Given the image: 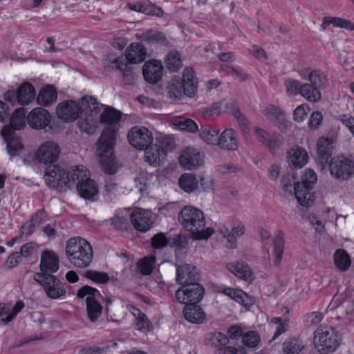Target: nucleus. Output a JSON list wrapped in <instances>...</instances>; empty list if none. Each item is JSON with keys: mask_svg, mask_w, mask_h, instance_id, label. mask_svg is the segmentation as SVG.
I'll list each match as a JSON object with an SVG mask.
<instances>
[{"mask_svg": "<svg viewBox=\"0 0 354 354\" xmlns=\"http://www.w3.org/2000/svg\"><path fill=\"white\" fill-rule=\"evenodd\" d=\"M285 86L288 95L295 96L299 93L300 94L301 84H300L299 81L288 79L285 81Z\"/></svg>", "mask_w": 354, "mask_h": 354, "instance_id": "55", "label": "nucleus"}, {"mask_svg": "<svg viewBox=\"0 0 354 354\" xmlns=\"http://www.w3.org/2000/svg\"><path fill=\"white\" fill-rule=\"evenodd\" d=\"M166 90L170 99L180 100L184 95L183 85L180 79H172L168 82Z\"/></svg>", "mask_w": 354, "mask_h": 354, "instance_id": "40", "label": "nucleus"}, {"mask_svg": "<svg viewBox=\"0 0 354 354\" xmlns=\"http://www.w3.org/2000/svg\"><path fill=\"white\" fill-rule=\"evenodd\" d=\"M158 146L165 153L171 151L175 147L174 139L169 136H160L158 139Z\"/></svg>", "mask_w": 354, "mask_h": 354, "instance_id": "53", "label": "nucleus"}, {"mask_svg": "<svg viewBox=\"0 0 354 354\" xmlns=\"http://www.w3.org/2000/svg\"><path fill=\"white\" fill-rule=\"evenodd\" d=\"M187 243L188 239L182 234H175L169 239V245L178 248H186Z\"/></svg>", "mask_w": 354, "mask_h": 354, "instance_id": "56", "label": "nucleus"}, {"mask_svg": "<svg viewBox=\"0 0 354 354\" xmlns=\"http://www.w3.org/2000/svg\"><path fill=\"white\" fill-rule=\"evenodd\" d=\"M26 109L24 108H19L15 111L13 114L10 118V127H8L11 131L20 130L25 126L26 122Z\"/></svg>", "mask_w": 354, "mask_h": 354, "instance_id": "39", "label": "nucleus"}, {"mask_svg": "<svg viewBox=\"0 0 354 354\" xmlns=\"http://www.w3.org/2000/svg\"><path fill=\"white\" fill-rule=\"evenodd\" d=\"M181 82L183 94L188 97L194 96L197 91L198 82L194 76L192 69L189 68L184 69Z\"/></svg>", "mask_w": 354, "mask_h": 354, "instance_id": "27", "label": "nucleus"}, {"mask_svg": "<svg viewBox=\"0 0 354 354\" xmlns=\"http://www.w3.org/2000/svg\"><path fill=\"white\" fill-rule=\"evenodd\" d=\"M282 231H278L273 239V244L274 246V264L276 266H279L281 263L283 250H284V237Z\"/></svg>", "mask_w": 354, "mask_h": 354, "instance_id": "38", "label": "nucleus"}, {"mask_svg": "<svg viewBox=\"0 0 354 354\" xmlns=\"http://www.w3.org/2000/svg\"><path fill=\"white\" fill-rule=\"evenodd\" d=\"M57 93L55 88L53 86H48L39 92L37 102L43 106H48L56 101Z\"/></svg>", "mask_w": 354, "mask_h": 354, "instance_id": "34", "label": "nucleus"}, {"mask_svg": "<svg viewBox=\"0 0 354 354\" xmlns=\"http://www.w3.org/2000/svg\"><path fill=\"white\" fill-rule=\"evenodd\" d=\"M317 180V174L310 169H306L304 174L301 176V183L309 185L313 188V185L316 183Z\"/></svg>", "mask_w": 354, "mask_h": 354, "instance_id": "58", "label": "nucleus"}, {"mask_svg": "<svg viewBox=\"0 0 354 354\" xmlns=\"http://www.w3.org/2000/svg\"><path fill=\"white\" fill-rule=\"evenodd\" d=\"M136 80L137 75L133 72L132 68L124 70L122 72V82L125 86H133Z\"/></svg>", "mask_w": 354, "mask_h": 354, "instance_id": "60", "label": "nucleus"}, {"mask_svg": "<svg viewBox=\"0 0 354 354\" xmlns=\"http://www.w3.org/2000/svg\"><path fill=\"white\" fill-rule=\"evenodd\" d=\"M1 133L4 138L7 140V149L8 153L11 156H15L19 154V152L23 149V145L21 140L19 138H15L12 136L11 129L5 126Z\"/></svg>", "mask_w": 354, "mask_h": 354, "instance_id": "28", "label": "nucleus"}, {"mask_svg": "<svg viewBox=\"0 0 354 354\" xmlns=\"http://www.w3.org/2000/svg\"><path fill=\"white\" fill-rule=\"evenodd\" d=\"M227 269L236 277L243 280H251L252 272L245 262L231 263L227 265Z\"/></svg>", "mask_w": 354, "mask_h": 354, "instance_id": "32", "label": "nucleus"}, {"mask_svg": "<svg viewBox=\"0 0 354 354\" xmlns=\"http://www.w3.org/2000/svg\"><path fill=\"white\" fill-rule=\"evenodd\" d=\"M289 164L295 168H301L306 164L308 155L304 149L299 147L291 148L288 151Z\"/></svg>", "mask_w": 354, "mask_h": 354, "instance_id": "31", "label": "nucleus"}, {"mask_svg": "<svg viewBox=\"0 0 354 354\" xmlns=\"http://www.w3.org/2000/svg\"><path fill=\"white\" fill-rule=\"evenodd\" d=\"M167 244H169V239L162 232L155 234L151 239V246L153 249H162Z\"/></svg>", "mask_w": 354, "mask_h": 354, "instance_id": "54", "label": "nucleus"}, {"mask_svg": "<svg viewBox=\"0 0 354 354\" xmlns=\"http://www.w3.org/2000/svg\"><path fill=\"white\" fill-rule=\"evenodd\" d=\"M254 131L257 140L263 145L270 149H274L275 147V140L272 139L264 129L256 127L254 128Z\"/></svg>", "mask_w": 354, "mask_h": 354, "instance_id": "44", "label": "nucleus"}, {"mask_svg": "<svg viewBox=\"0 0 354 354\" xmlns=\"http://www.w3.org/2000/svg\"><path fill=\"white\" fill-rule=\"evenodd\" d=\"M203 117L206 120H212L221 114V107L217 104H213L203 111Z\"/></svg>", "mask_w": 354, "mask_h": 354, "instance_id": "59", "label": "nucleus"}, {"mask_svg": "<svg viewBox=\"0 0 354 354\" xmlns=\"http://www.w3.org/2000/svg\"><path fill=\"white\" fill-rule=\"evenodd\" d=\"M205 289L198 282L181 286L176 292V298L181 304L198 303L203 299Z\"/></svg>", "mask_w": 354, "mask_h": 354, "instance_id": "10", "label": "nucleus"}, {"mask_svg": "<svg viewBox=\"0 0 354 354\" xmlns=\"http://www.w3.org/2000/svg\"><path fill=\"white\" fill-rule=\"evenodd\" d=\"M203 162V156L198 149L187 147L179 157L180 165L185 169L191 170L200 167Z\"/></svg>", "mask_w": 354, "mask_h": 354, "instance_id": "16", "label": "nucleus"}, {"mask_svg": "<svg viewBox=\"0 0 354 354\" xmlns=\"http://www.w3.org/2000/svg\"><path fill=\"white\" fill-rule=\"evenodd\" d=\"M217 145L221 149L234 151L238 148V134L232 129H225L219 136Z\"/></svg>", "mask_w": 354, "mask_h": 354, "instance_id": "22", "label": "nucleus"}, {"mask_svg": "<svg viewBox=\"0 0 354 354\" xmlns=\"http://www.w3.org/2000/svg\"><path fill=\"white\" fill-rule=\"evenodd\" d=\"M308 80L309 83L301 84L300 95L309 102H319L322 99L320 89L328 84L326 75L319 71H315L309 73Z\"/></svg>", "mask_w": 354, "mask_h": 354, "instance_id": "6", "label": "nucleus"}, {"mask_svg": "<svg viewBox=\"0 0 354 354\" xmlns=\"http://www.w3.org/2000/svg\"><path fill=\"white\" fill-rule=\"evenodd\" d=\"M317 165L321 171L325 170L328 162L332 159L333 142L331 139L321 138L317 143Z\"/></svg>", "mask_w": 354, "mask_h": 354, "instance_id": "14", "label": "nucleus"}, {"mask_svg": "<svg viewBox=\"0 0 354 354\" xmlns=\"http://www.w3.org/2000/svg\"><path fill=\"white\" fill-rule=\"evenodd\" d=\"M245 231V225L239 221L234 223L233 227L230 232L225 226L221 228L220 233L222 234V237L227 239L225 247L227 248H234L236 245V239L242 236Z\"/></svg>", "mask_w": 354, "mask_h": 354, "instance_id": "20", "label": "nucleus"}, {"mask_svg": "<svg viewBox=\"0 0 354 354\" xmlns=\"http://www.w3.org/2000/svg\"><path fill=\"white\" fill-rule=\"evenodd\" d=\"M112 63L114 64L115 67L122 72L124 71V70L131 68V67L129 66V64H132L128 62L126 55L125 56L121 55L115 58Z\"/></svg>", "mask_w": 354, "mask_h": 354, "instance_id": "62", "label": "nucleus"}, {"mask_svg": "<svg viewBox=\"0 0 354 354\" xmlns=\"http://www.w3.org/2000/svg\"><path fill=\"white\" fill-rule=\"evenodd\" d=\"M332 24L335 27L344 28L347 30H354V25L350 21L339 17H326L323 19L321 25L322 30L324 31L326 27Z\"/></svg>", "mask_w": 354, "mask_h": 354, "instance_id": "37", "label": "nucleus"}, {"mask_svg": "<svg viewBox=\"0 0 354 354\" xmlns=\"http://www.w3.org/2000/svg\"><path fill=\"white\" fill-rule=\"evenodd\" d=\"M42 214V211L37 212L30 221H26L21 227V233L28 236L32 234L35 231L36 223L41 222Z\"/></svg>", "mask_w": 354, "mask_h": 354, "instance_id": "45", "label": "nucleus"}, {"mask_svg": "<svg viewBox=\"0 0 354 354\" xmlns=\"http://www.w3.org/2000/svg\"><path fill=\"white\" fill-rule=\"evenodd\" d=\"M59 260L57 255L52 250H44L41 254L39 264V273H44L46 276L53 275L59 269Z\"/></svg>", "mask_w": 354, "mask_h": 354, "instance_id": "17", "label": "nucleus"}, {"mask_svg": "<svg viewBox=\"0 0 354 354\" xmlns=\"http://www.w3.org/2000/svg\"><path fill=\"white\" fill-rule=\"evenodd\" d=\"M145 39L149 43L158 44L163 46L168 45L165 35L161 32L149 31L145 35Z\"/></svg>", "mask_w": 354, "mask_h": 354, "instance_id": "48", "label": "nucleus"}, {"mask_svg": "<svg viewBox=\"0 0 354 354\" xmlns=\"http://www.w3.org/2000/svg\"><path fill=\"white\" fill-rule=\"evenodd\" d=\"M156 258L153 256L147 257L138 263V269L144 275L150 274L154 266Z\"/></svg>", "mask_w": 354, "mask_h": 354, "instance_id": "46", "label": "nucleus"}, {"mask_svg": "<svg viewBox=\"0 0 354 354\" xmlns=\"http://www.w3.org/2000/svg\"><path fill=\"white\" fill-rule=\"evenodd\" d=\"M26 120L29 126L35 129H43L49 125L51 115L41 107L33 109L27 115Z\"/></svg>", "mask_w": 354, "mask_h": 354, "instance_id": "15", "label": "nucleus"}, {"mask_svg": "<svg viewBox=\"0 0 354 354\" xmlns=\"http://www.w3.org/2000/svg\"><path fill=\"white\" fill-rule=\"evenodd\" d=\"M144 150L145 162L155 167L160 166L166 157L165 153L158 146V145H151Z\"/></svg>", "mask_w": 354, "mask_h": 354, "instance_id": "23", "label": "nucleus"}, {"mask_svg": "<svg viewBox=\"0 0 354 354\" xmlns=\"http://www.w3.org/2000/svg\"><path fill=\"white\" fill-rule=\"evenodd\" d=\"M65 252L68 261L79 268L89 266L93 257L92 246L80 236L71 237L66 241Z\"/></svg>", "mask_w": 354, "mask_h": 354, "instance_id": "4", "label": "nucleus"}, {"mask_svg": "<svg viewBox=\"0 0 354 354\" xmlns=\"http://www.w3.org/2000/svg\"><path fill=\"white\" fill-rule=\"evenodd\" d=\"M98 295H100V293L97 289L87 285L79 289L77 293L78 298L82 299L86 297V313L91 322H95L102 313L103 308L97 300Z\"/></svg>", "mask_w": 354, "mask_h": 354, "instance_id": "8", "label": "nucleus"}, {"mask_svg": "<svg viewBox=\"0 0 354 354\" xmlns=\"http://www.w3.org/2000/svg\"><path fill=\"white\" fill-rule=\"evenodd\" d=\"M179 185L182 189L187 193L194 192L198 187V177L193 174H184L178 180Z\"/></svg>", "mask_w": 354, "mask_h": 354, "instance_id": "35", "label": "nucleus"}, {"mask_svg": "<svg viewBox=\"0 0 354 354\" xmlns=\"http://www.w3.org/2000/svg\"><path fill=\"white\" fill-rule=\"evenodd\" d=\"M59 118L65 122L75 120L81 114L80 102L74 100H66L60 102L56 109Z\"/></svg>", "mask_w": 354, "mask_h": 354, "instance_id": "13", "label": "nucleus"}, {"mask_svg": "<svg viewBox=\"0 0 354 354\" xmlns=\"http://www.w3.org/2000/svg\"><path fill=\"white\" fill-rule=\"evenodd\" d=\"M33 279L44 290L48 297L57 299L66 295V290L64 284L54 275H47L44 273H35Z\"/></svg>", "mask_w": 354, "mask_h": 354, "instance_id": "9", "label": "nucleus"}, {"mask_svg": "<svg viewBox=\"0 0 354 354\" xmlns=\"http://www.w3.org/2000/svg\"><path fill=\"white\" fill-rule=\"evenodd\" d=\"M24 303L22 301H17L15 305L11 308L10 311L6 317L0 319V324H8L12 320H13L17 315L24 308Z\"/></svg>", "mask_w": 354, "mask_h": 354, "instance_id": "50", "label": "nucleus"}, {"mask_svg": "<svg viewBox=\"0 0 354 354\" xmlns=\"http://www.w3.org/2000/svg\"><path fill=\"white\" fill-rule=\"evenodd\" d=\"M330 175L339 181L348 180L354 174V161L348 157L337 156L326 165Z\"/></svg>", "mask_w": 354, "mask_h": 354, "instance_id": "7", "label": "nucleus"}, {"mask_svg": "<svg viewBox=\"0 0 354 354\" xmlns=\"http://www.w3.org/2000/svg\"><path fill=\"white\" fill-rule=\"evenodd\" d=\"M335 264L339 270L346 271L351 266V259L348 254L343 250H337L334 254Z\"/></svg>", "mask_w": 354, "mask_h": 354, "instance_id": "41", "label": "nucleus"}, {"mask_svg": "<svg viewBox=\"0 0 354 354\" xmlns=\"http://www.w3.org/2000/svg\"><path fill=\"white\" fill-rule=\"evenodd\" d=\"M127 60L132 64L142 62L147 55V50L141 43H133L126 50Z\"/></svg>", "mask_w": 354, "mask_h": 354, "instance_id": "29", "label": "nucleus"}, {"mask_svg": "<svg viewBox=\"0 0 354 354\" xmlns=\"http://www.w3.org/2000/svg\"><path fill=\"white\" fill-rule=\"evenodd\" d=\"M131 222L133 227L140 232H145L149 230L152 225L148 214L143 209L134 210L130 216Z\"/></svg>", "mask_w": 354, "mask_h": 354, "instance_id": "25", "label": "nucleus"}, {"mask_svg": "<svg viewBox=\"0 0 354 354\" xmlns=\"http://www.w3.org/2000/svg\"><path fill=\"white\" fill-rule=\"evenodd\" d=\"M176 281L182 286L197 283L198 274L195 266L183 264L176 268Z\"/></svg>", "mask_w": 354, "mask_h": 354, "instance_id": "18", "label": "nucleus"}, {"mask_svg": "<svg viewBox=\"0 0 354 354\" xmlns=\"http://www.w3.org/2000/svg\"><path fill=\"white\" fill-rule=\"evenodd\" d=\"M47 185L59 192H65L72 185L76 189L82 198L90 199L98 193L97 183L89 178V173L82 166H75L66 171L59 165L50 166L44 175Z\"/></svg>", "mask_w": 354, "mask_h": 354, "instance_id": "1", "label": "nucleus"}, {"mask_svg": "<svg viewBox=\"0 0 354 354\" xmlns=\"http://www.w3.org/2000/svg\"><path fill=\"white\" fill-rule=\"evenodd\" d=\"M183 309L185 318L192 324H201L205 320V314L197 303L185 304Z\"/></svg>", "mask_w": 354, "mask_h": 354, "instance_id": "24", "label": "nucleus"}, {"mask_svg": "<svg viewBox=\"0 0 354 354\" xmlns=\"http://www.w3.org/2000/svg\"><path fill=\"white\" fill-rule=\"evenodd\" d=\"M304 348V344L297 339H290L283 343V351L285 354H301Z\"/></svg>", "mask_w": 354, "mask_h": 354, "instance_id": "47", "label": "nucleus"}, {"mask_svg": "<svg viewBox=\"0 0 354 354\" xmlns=\"http://www.w3.org/2000/svg\"><path fill=\"white\" fill-rule=\"evenodd\" d=\"M281 183L283 189L286 192L291 194L292 192V186L295 187V183H297L295 175L290 174L283 175L281 180Z\"/></svg>", "mask_w": 354, "mask_h": 354, "instance_id": "57", "label": "nucleus"}, {"mask_svg": "<svg viewBox=\"0 0 354 354\" xmlns=\"http://www.w3.org/2000/svg\"><path fill=\"white\" fill-rule=\"evenodd\" d=\"M220 130L217 127L207 125L202 127L200 131V138L209 145H217Z\"/></svg>", "mask_w": 354, "mask_h": 354, "instance_id": "36", "label": "nucleus"}, {"mask_svg": "<svg viewBox=\"0 0 354 354\" xmlns=\"http://www.w3.org/2000/svg\"><path fill=\"white\" fill-rule=\"evenodd\" d=\"M294 194L298 203L304 206L308 207L314 201V195L312 193L313 188L301 182L295 183L293 187Z\"/></svg>", "mask_w": 354, "mask_h": 354, "instance_id": "21", "label": "nucleus"}, {"mask_svg": "<svg viewBox=\"0 0 354 354\" xmlns=\"http://www.w3.org/2000/svg\"><path fill=\"white\" fill-rule=\"evenodd\" d=\"M120 119L121 113L110 106L106 107L100 115V122L107 124L108 126L103 130L97 142V153L102 170L110 175L115 174L118 170L113 156V147Z\"/></svg>", "mask_w": 354, "mask_h": 354, "instance_id": "2", "label": "nucleus"}, {"mask_svg": "<svg viewBox=\"0 0 354 354\" xmlns=\"http://www.w3.org/2000/svg\"><path fill=\"white\" fill-rule=\"evenodd\" d=\"M130 311L136 319V326L138 330H145L149 329L150 322L145 314L133 306H131Z\"/></svg>", "mask_w": 354, "mask_h": 354, "instance_id": "43", "label": "nucleus"}, {"mask_svg": "<svg viewBox=\"0 0 354 354\" xmlns=\"http://www.w3.org/2000/svg\"><path fill=\"white\" fill-rule=\"evenodd\" d=\"M179 129L189 132H196L198 130V125L192 119H185L178 123Z\"/></svg>", "mask_w": 354, "mask_h": 354, "instance_id": "61", "label": "nucleus"}, {"mask_svg": "<svg viewBox=\"0 0 354 354\" xmlns=\"http://www.w3.org/2000/svg\"><path fill=\"white\" fill-rule=\"evenodd\" d=\"M140 12L146 15L162 16V10L150 2H144L139 6Z\"/></svg>", "mask_w": 354, "mask_h": 354, "instance_id": "52", "label": "nucleus"}, {"mask_svg": "<svg viewBox=\"0 0 354 354\" xmlns=\"http://www.w3.org/2000/svg\"><path fill=\"white\" fill-rule=\"evenodd\" d=\"M267 120L276 126H280L286 120L283 112L274 105H268L263 111Z\"/></svg>", "mask_w": 354, "mask_h": 354, "instance_id": "33", "label": "nucleus"}, {"mask_svg": "<svg viewBox=\"0 0 354 354\" xmlns=\"http://www.w3.org/2000/svg\"><path fill=\"white\" fill-rule=\"evenodd\" d=\"M167 68L171 72L178 71L183 66L180 55L177 51H171L165 59Z\"/></svg>", "mask_w": 354, "mask_h": 354, "instance_id": "42", "label": "nucleus"}, {"mask_svg": "<svg viewBox=\"0 0 354 354\" xmlns=\"http://www.w3.org/2000/svg\"><path fill=\"white\" fill-rule=\"evenodd\" d=\"M35 90L30 83H24L17 91V102L21 105H27L35 97Z\"/></svg>", "mask_w": 354, "mask_h": 354, "instance_id": "30", "label": "nucleus"}, {"mask_svg": "<svg viewBox=\"0 0 354 354\" xmlns=\"http://www.w3.org/2000/svg\"><path fill=\"white\" fill-rule=\"evenodd\" d=\"M178 221L186 230L192 234L195 239H207L214 232L213 229L205 227L203 212L194 207H183L179 213Z\"/></svg>", "mask_w": 354, "mask_h": 354, "instance_id": "3", "label": "nucleus"}, {"mask_svg": "<svg viewBox=\"0 0 354 354\" xmlns=\"http://www.w3.org/2000/svg\"><path fill=\"white\" fill-rule=\"evenodd\" d=\"M84 275L86 278L99 283H105L109 280L107 273L95 270H87Z\"/></svg>", "mask_w": 354, "mask_h": 354, "instance_id": "49", "label": "nucleus"}, {"mask_svg": "<svg viewBox=\"0 0 354 354\" xmlns=\"http://www.w3.org/2000/svg\"><path fill=\"white\" fill-rule=\"evenodd\" d=\"M162 69L160 61L154 59L145 62L142 67L144 79L149 84H156L162 78Z\"/></svg>", "mask_w": 354, "mask_h": 354, "instance_id": "19", "label": "nucleus"}, {"mask_svg": "<svg viewBox=\"0 0 354 354\" xmlns=\"http://www.w3.org/2000/svg\"><path fill=\"white\" fill-rule=\"evenodd\" d=\"M79 102L81 113H84L86 116L89 117L97 115L104 107L102 104L97 102L96 99L92 96H84Z\"/></svg>", "mask_w": 354, "mask_h": 354, "instance_id": "26", "label": "nucleus"}, {"mask_svg": "<svg viewBox=\"0 0 354 354\" xmlns=\"http://www.w3.org/2000/svg\"><path fill=\"white\" fill-rule=\"evenodd\" d=\"M128 140L130 145L139 150H144L153 142L152 133L145 127H133L128 132Z\"/></svg>", "mask_w": 354, "mask_h": 354, "instance_id": "11", "label": "nucleus"}, {"mask_svg": "<svg viewBox=\"0 0 354 354\" xmlns=\"http://www.w3.org/2000/svg\"><path fill=\"white\" fill-rule=\"evenodd\" d=\"M339 337L334 328L319 326L314 333V344L319 353H328L335 351L339 345Z\"/></svg>", "mask_w": 354, "mask_h": 354, "instance_id": "5", "label": "nucleus"}, {"mask_svg": "<svg viewBox=\"0 0 354 354\" xmlns=\"http://www.w3.org/2000/svg\"><path fill=\"white\" fill-rule=\"evenodd\" d=\"M59 153V148L57 143L46 141L38 148L35 156L39 162L45 165L50 164L48 169L57 160Z\"/></svg>", "mask_w": 354, "mask_h": 354, "instance_id": "12", "label": "nucleus"}, {"mask_svg": "<svg viewBox=\"0 0 354 354\" xmlns=\"http://www.w3.org/2000/svg\"><path fill=\"white\" fill-rule=\"evenodd\" d=\"M243 343L248 347H256L260 342V336L255 331H248L243 335Z\"/></svg>", "mask_w": 354, "mask_h": 354, "instance_id": "51", "label": "nucleus"}, {"mask_svg": "<svg viewBox=\"0 0 354 354\" xmlns=\"http://www.w3.org/2000/svg\"><path fill=\"white\" fill-rule=\"evenodd\" d=\"M216 169L221 174H227L238 172L239 167L233 164H221L216 167Z\"/></svg>", "mask_w": 354, "mask_h": 354, "instance_id": "63", "label": "nucleus"}, {"mask_svg": "<svg viewBox=\"0 0 354 354\" xmlns=\"http://www.w3.org/2000/svg\"><path fill=\"white\" fill-rule=\"evenodd\" d=\"M218 354H246L245 348L236 349L232 346H223L218 350Z\"/></svg>", "mask_w": 354, "mask_h": 354, "instance_id": "64", "label": "nucleus"}]
</instances>
